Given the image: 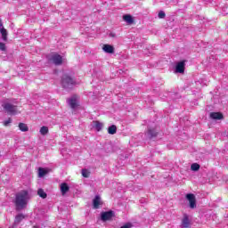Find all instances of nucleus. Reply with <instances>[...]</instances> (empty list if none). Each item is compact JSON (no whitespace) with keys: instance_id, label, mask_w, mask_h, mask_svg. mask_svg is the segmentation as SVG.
I'll use <instances>...</instances> for the list:
<instances>
[{"instance_id":"f257e3e1","label":"nucleus","mask_w":228,"mask_h":228,"mask_svg":"<svg viewBox=\"0 0 228 228\" xmlns=\"http://www.w3.org/2000/svg\"><path fill=\"white\" fill-rule=\"evenodd\" d=\"M29 199V192L28 191H21L16 193L14 204L16 211H22L28 206V200Z\"/></svg>"},{"instance_id":"f03ea898","label":"nucleus","mask_w":228,"mask_h":228,"mask_svg":"<svg viewBox=\"0 0 228 228\" xmlns=\"http://www.w3.org/2000/svg\"><path fill=\"white\" fill-rule=\"evenodd\" d=\"M77 85L76 79L68 74H64L61 77V86L64 90H72Z\"/></svg>"},{"instance_id":"7ed1b4c3","label":"nucleus","mask_w":228,"mask_h":228,"mask_svg":"<svg viewBox=\"0 0 228 228\" xmlns=\"http://www.w3.org/2000/svg\"><path fill=\"white\" fill-rule=\"evenodd\" d=\"M186 199L189 200V208H191V209H195V208H197V199L195 198V194L188 193L186 194Z\"/></svg>"},{"instance_id":"20e7f679","label":"nucleus","mask_w":228,"mask_h":228,"mask_svg":"<svg viewBox=\"0 0 228 228\" xmlns=\"http://www.w3.org/2000/svg\"><path fill=\"white\" fill-rule=\"evenodd\" d=\"M4 110L8 113V115H16L17 114V106L12 103H5L4 105Z\"/></svg>"},{"instance_id":"39448f33","label":"nucleus","mask_w":228,"mask_h":228,"mask_svg":"<svg viewBox=\"0 0 228 228\" xmlns=\"http://www.w3.org/2000/svg\"><path fill=\"white\" fill-rule=\"evenodd\" d=\"M113 216H115V212L112 210L101 213V220L102 222H108V220H111Z\"/></svg>"},{"instance_id":"423d86ee","label":"nucleus","mask_w":228,"mask_h":228,"mask_svg":"<svg viewBox=\"0 0 228 228\" xmlns=\"http://www.w3.org/2000/svg\"><path fill=\"white\" fill-rule=\"evenodd\" d=\"M51 60L54 65H61L63 63V57L58 53L52 55Z\"/></svg>"},{"instance_id":"0eeeda50","label":"nucleus","mask_w":228,"mask_h":228,"mask_svg":"<svg viewBox=\"0 0 228 228\" xmlns=\"http://www.w3.org/2000/svg\"><path fill=\"white\" fill-rule=\"evenodd\" d=\"M184 61H181L178 63H176L175 66V73L176 74H183L184 73V67H185Z\"/></svg>"},{"instance_id":"6e6552de","label":"nucleus","mask_w":228,"mask_h":228,"mask_svg":"<svg viewBox=\"0 0 228 228\" xmlns=\"http://www.w3.org/2000/svg\"><path fill=\"white\" fill-rule=\"evenodd\" d=\"M25 218H26V216H24V214H18L15 216L14 223L12 224V228L17 227V225H19V224H20V222H22V220H24Z\"/></svg>"},{"instance_id":"1a4fd4ad","label":"nucleus","mask_w":228,"mask_h":228,"mask_svg":"<svg viewBox=\"0 0 228 228\" xmlns=\"http://www.w3.org/2000/svg\"><path fill=\"white\" fill-rule=\"evenodd\" d=\"M68 103L71 110H76L77 107V98L76 96H72L71 98L68 99Z\"/></svg>"},{"instance_id":"9d476101","label":"nucleus","mask_w":228,"mask_h":228,"mask_svg":"<svg viewBox=\"0 0 228 228\" xmlns=\"http://www.w3.org/2000/svg\"><path fill=\"white\" fill-rule=\"evenodd\" d=\"M101 204H102V201L101 200V196L96 195L93 200V208L94 209H99V208H101Z\"/></svg>"},{"instance_id":"9b49d317","label":"nucleus","mask_w":228,"mask_h":228,"mask_svg":"<svg viewBox=\"0 0 228 228\" xmlns=\"http://www.w3.org/2000/svg\"><path fill=\"white\" fill-rule=\"evenodd\" d=\"M182 228H190L191 227V224H190V217H188V215H184L183 218L182 219Z\"/></svg>"},{"instance_id":"f8f14e48","label":"nucleus","mask_w":228,"mask_h":228,"mask_svg":"<svg viewBox=\"0 0 228 228\" xmlns=\"http://www.w3.org/2000/svg\"><path fill=\"white\" fill-rule=\"evenodd\" d=\"M209 117L212 120H222L224 118V114H222V112H211Z\"/></svg>"},{"instance_id":"ddd939ff","label":"nucleus","mask_w":228,"mask_h":228,"mask_svg":"<svg viewBox=\"0 0 228 228\" xmlns=\"http://www.w3.org/2000/svg\"><path fill=\"white\" fill-rule=\"evenodd\" d=\"M102 50L108 54H113V53H115V47L111 45H103Z\"/></svg>"},{"instance_id":"4468645a","label":"nucleus","mask_w":228,"mask_h":228,"mask_svg":"<svg viewBox=\"0 0 228 228\" xmlns=\"http://www.w3.org/2000/svg\"><path fill=\"white\" fill-rule=\"evenodd\" d=\"M102 127H104V124L101 123V121H93V128L96 131H102Z\"/></svg>"},{"instance_id":"2eb2a0df","label":"nucleus","mask_w":228,"mask_h":228,"mask_svg":"<svg viewBox=\"0 0 228 228\" xmlns=\"http://www.w3.org/2000/svg\"><path fill=\"white\" fill-rule=\"evenodd\" d=\"M123 20H125L126 24H133L134 22V20L133 19V16H131V14H125L123 16Z\"/></svg>"},{"instance_id":"dca6fc26","label":"nucleus","mask_w":228,"mask_h":228,"mask_svg":"<svg viewBox=\"0 0 228 228\" xmlns=\"http://www.w3.org/2000/svg\"><path fill=\"white\" fill-rule=\"evenodd\" d=\"M69 190H70V187H69V184H67V183H63L61 184V191L62 195H65V193H67Z\"/></svg>"},{"instance_id":"f3484780","label":"nucleus","mask_w":228,"mask_h":228,"mask_svg":"<svg viewBox=\"0 0 228 228\" xmlns=\"http://www.w3.org/2000/svg\"><path fill=\"white\" fill-rule=\"evenodd\" d=\"M0 33L2 35V40H4V42H8V30H6V28H2Z\"/></svg>"},{"instance_id":"a211bd4d","label":"nucleus","mask_w":228,"mask_h":228,"mask_svg":"<svg viewBox=\"0 0 228 228\" xmlns=\"http://www.w3.org/2000/svg\"><path fill=\"white\" fill-rule=\"evenodd\" d=\"M148 136L149 138H156V136H158V132L156 131V129H148Z\"/></svg>"},{"instance_id":"6ab92c4d","label":"nucleus","mask_w":228,"mask_h":228,"mask_svg":"<svg viewBox=\"0 0 228 228\" xmlns=\"http://www.w3.org/2000/svg\"><path fill=\"white\" fill-rule=\"evenodd\" d=\"M19 129L22 133H27V131H29V127H28V125H26L25 123H20Z\"/></svg>"},{"instance_id":"aec40b11","label":"nucleus","mask_w":228,"mask_h":228,"mask_svg":"<svg viewBox=\"0 0 228 228\" xmlns=\"http://www.w3.org/2000/svg\"><path fill=\"white\" fill-rule=\"evenodd\" d=\"M108 133L109 134H117V126L112 125L108 127Z\"/></svg>"},{"instance_id":"412c9836","label":"nucleus","mask_w":228,"mask_h":228,"mask_svg":"<svg viewBox=\"0 0 228 228\" xmlns=\"http://www.w3.org/2000/svg\"><path fill=\"white\" fill-rule=\"evenodd\" d=\"M37 195L41 197V199H47V193L44 191V189L37 190Z\"/></svg>"},{"instance_id":"4be33fe9","label":"nucleus","mask_w":228,"mask_h":228,"mask_svg":"<svg viewBox=\"0 0 228 228\" xmlns=\"http://www.w3.org/2000/svg\"><path fill=\"white\" fill-rule=\"evenodd\" d=\"M40 134H42L43 136H45V134H47L49 133V127L47 126H42L40 128V131H39Z\"/></svg>"},{"instance_id":"5701e85b","label":"nucleus","mask_w":228,"mask_h":228,"mask_svg":"<svg viewBox=\"0 0 228 228\" xmlns=\"http://www.w3.org/2000/svg\"><path fill=\"white\" fill-rule=\"evenodd\" d=\"M191 170H192V172H199V170H200V165L197 163L191 164Z\"/></svg>"},{"instance_id":"b1692460","label":"nucleus","mask_w":228,"mask_h":228,"mask_svg":"<svg viewBox=\"0 0 228 228\" xmlns=\"http://www.w3.org/2000/svg\"><path fill=\"white\" fill-rule=\"evenodd\" d=\"M47 174V170L43 167H39L38 169V175L39 177H44Z\"/></svg>"},{"instance_id":"393cba45","label":"nucleus","mask_w":228,"mask_h":228,"mask_svg":"<svg viewBox=\"0 0 228 228\" xmlns=\"http://www.w3.org/2000/svg\"><path fill=\"white\" fill-rule=\"evenodd\" d=\"M82 175L83 177H90V172L86 169H82Z\"/></svg>"},{"instance_id":"a878e982","label":"nucleus","mask_w":228,"mask_h":228,"mask_svg":"<svg viewBox=\"0 0 228 228\" xmlns=\"http://www.w3.org/2000/svg\"><path fill=\"white\" fill-rule=\"evenodd\" d=\"M165 17H167V14L165 13V12L163 11L159 12V19H165Z\"/></svg>"},{"instance_id":"bb28decb","label":"nucleus","mask_w":228,"mask_h":228,"mask_svg":"<svg viewBox=\"0 0 228 228\" xmlns=\"http://www.w3.org/2000/svg\"><path fill=\"white\" fill-rule=\"evenodd\" d=\"M0 51H6V45L0 42Z\"/></svg>"},{"instance_id":"cd10ccee","label":"nucleus","mask_w":228,"mask_h":228,"mask_svg":"<svg viewBox=\"0 0 228 228\" xmlns=\"http://www.w3.org/2000/svg\"><path fill=\"white\" fill-rule=\"evenodd\" d=\"M131 227H133V224H131L130 223H127L125 225L121 226L120 228H131Z\"/></svg>"},{"instance_id":"c85d7f7f","label":"nucleus","mask_w":228,"mask_h":228,"mask_svg":"<svg viewBox=\"0 0 228 228\" xmlns=\"http://www.w3.org/2000/svg\"><path fill=\"white\" fill-rule=\"evenodd\" d=\"M8 124H12V118H9L8 120L4 121V126H8Z\"/></svg>"},{"instance_id":"c756f323","label":"nucleus","mask_w":228,"mask_h":228,"mask_svg":"<svg viewBox=\"0 0 228 228\" xmlns=\"http://www.w3.org/2000/svg\"><path fill=\"white\" fill-rule=\"evenodd\" d=\"M2 29H4V26H3V20H0V31H1Z\"/></svg>"},{"instance_id":"7c9ffc66","label":"nucleus","mask_w":228,"mask_h":228,"mask_svg":"<svg viewBox=\"0 0 228 228\" xmlns=\"http://www.w3.org/2000/svg\"><path fill=\"white\" fill-rule=\"evenodd\" d=\"M33 228H40V227H38L37 225H35V226H33Z\"/></svg>"}]
</instances>
